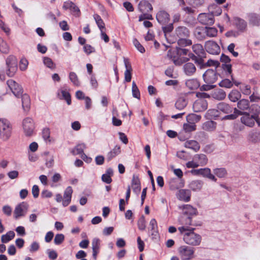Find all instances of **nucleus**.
Returning <instances> with one entry per match:
<instances>
[{
    "label": "nucleus",
    "mask_w": 260,
    "mask_h": 260,
    "mask_svg": "<svg viewBox=\"0 0 260 260\" xmlns=\"http://www.w3.org/2000/svg\"><path fill=\"white\" fill-rule=\"evenodd\" d=\"M133 44L136 47V48L142 53L145 52V50L143 46L139 43V42L136 39H134L133 40Z\"/></svg>",
    "instance_id": "62"
},
{
    "label": "nucleus",
    "mask_w": 260,
    "mask_h": 260,
    "mask_svg": "<svg viewBox=\"0 0 260 260\" xmlns=\"http://www.w3.org/2000/svg\"><path fill=\"white\" fill-rule=\"evenodd\" d=\"M193 159L196 160L199 166H204L207 164L208 158L207 156L204 154H196L194 156Z\"/></svg>",
    "instance_id": "32"
},
{
    "label": "nucleus",
    "mask_w": 260,
    "mask_h": 260,
    "mask_svg": "<svg viewBox=\"0 0 260 260\" xmlns=\"http://www.w3.org/2000/svg\"><path fill=\"white\" fill-rule=\"evenodd\" d=\"M213 172L219 178H224L227 175V172L224 168L215 169Z\"/></svg>",
    "instance_id": "50"
},
{
    "label": "nucleus",
    "mask_w": 260,
    "mask_h": 260,
    "mask_svg": "<svg viewBox=\"0 0 260 260\" xmlns=\"http://www.w3.org/2000/svg\"><path fill=\"white\" fill-rule=\"evenodd\" d=\"M132 93L133 96L137 99H139L140 98V93L139 90L136 84V83L133 81L132 83Z\"/></svg>",
    "instance_id": "55"
},
{
    "label": "nucleus",
    "mask_w": 260,
    "mask_h": 260,
    "mask_svg": "<svg viewBox=\"0 0 260 260\" xmlns=\"http://www.w3.org/2000/svg\"><path fill=\"white\" fill-rule=\"evenodd\" d=\"M249 23L253 25L260 24V16L255 13H250L248 15Z\"/></svg>",
    "instance_id": "35"
},
{
    "label": "nucleus",
    "mask_w": 260,
    "mask_h": 260,
    "mask_svg": "<svg viewBox=\"0 0 260 260\" xmlns=\"http://www.w3.org/2000/svg\"><path fill=\"white\" fill-rule=\"evenodd\" d=\"M234 113L242 115L240 118L241 122L247 126L252 127L254 125L255 121H256L260 125V123L258 122L256 119L257 117L255 115H251L247 112H243L237 108H235Z\"/></svg>",
    "instance_id": "3"
},
{
    "label": "nucleus",
    "mask_w": 260,
    "mask_h": 260,
    "mask_svg": "<svg viewBox=\"0 0 260 260\" xmlns=\"http://www.w3.org/2000/svg\"><path fill=\"white\" fill-rule=\"evenodd\" d=\"M69 79L75 86H79L80 85V82L75 73L73 72H70L69 73Z\"/></svg>",
    "instance_id": "48"
},
{
    "label": "nucleus",
    "mask_w": 260,
    "mask_h": 260,
    "mask_svg": "<svg viewBox=\"0 0 260 260\" xmlns=\"http://www.w3.org/2000/svg\"><path fill=\"white\" fill-rule=\"evenodd\" d=\"M177 199L184 202H188L190 199L191 192L189 189H181L176 193Z\"/></svg>",
    "instance_id": "18"
},
{
    "label": "nucleus",
    "mask_w": 260,
    "mask_h": 260,
    "mask_svg": "<svg viewBox=\"0 0 260 260\" xmlns=\"http://www.w3.org/2000/svg\"><path fill=\"white\" fill-rule=\"evenodd\" d=\"M201 119L200 115L196 114H190L186 116L187 122L195 124L196 123L199 122Z\"/></svg>",
    "instance_id": "41"
},
{
    "label": "nucleus",
    "mask_w": 260,
    "mask_h": 260,
    "mask_svg": "<svg viewBox=\"0 0 260 260\" xmlns=\"http://www.w3.org/2000/svg\"><path fill=\"white\" fill-rule=\"evenodd\" d=\"M199 22L205 25H211L214 22L213 13H201L198 17Z\"/></svg>",
    "instance_id": "10"
},
{
    "label": "nucleus",
    "mask_w": 260,
    "mask_h": 260,
    "mask_svg": "<svg viewBox=\"0 0 260 260\" xmlns=\"http://www.w3.org/2000/svg\"><path fill=\"white\" fill-rule=\"evenodd\" d=\"M86 148V145L84 143L79 144L76 146V147L71 150V153L76 155L77 154H81L83 153V150Z\"/></svg>",
    "instance_id": "38"
},
{
    "label": "nucleus",
    "mask_w": 260,
    "mask_h": 260,
    "mask_svg": "<svg viewBox=\"0 0 260 260\" xmlns=\"http://www.w3.org/2000/svg\"><path fill=\"white\" fill-rule=\"evenodd\" d=\"M237 107L239 110H246L249 108V102L248 100L242 99L237 103Z\"/></svg>",
    "instance_id": "42"
},
{
    "label": "nucleus",
    "mask_w": 260,
    "mask_h": 260,
    "mask_svg": "<svg viewBox=\"0 0 260 260\" xmlns=\"http://www.w3.org/2000/svg\"><path fill=\"white\" fill-rule=\"evenodd\" d=\"M193 52L199 57H205V52L203 46L200 44H194L192 46Z\"/></svg>",
    "instance_id": "24"
},
{
    "label": "nucleus",
    "mask_w": 260,
    "mask_h": 260,
    "mask_svg": "<svg viewBox=\"0 0 260 260\" xmlns=\"http://www.w3.org/2000/svg\"><path fill=\"white\" fill-rule=\"evenodd\" d=\"M203 186V182L200 180L192 181L189 184V187L193 191L200 190Z\"/></svg>",
    "instance_id": "39"
},
{
    "label": "nucleus",
    "mask_w": 260,
    "mask_h": 260,
    "mask_svg": "<svg viewBox=\"0 0 260 260\" xmlns=\"http://www.w3.org/2000/svg\"><path fill=\"white\" fill-rule=\"evenodd\" d=\"M44 63L45 65H46L47 67L50 68V69H55V66L53 63L52 59L49 57H45L44 58Z\"/></svg>",
    "instance_id": "58"
},
{
    "label": "nucleus",
    "mask_w": 260,
    "mask_h": 260,
    "mask_svg": "<svg viewBox=\"0 0 260 260\" xmlns=\"http://www.w3.org/2000/svg\"><path fill=\"white\" fill-rule=\"evenodd\" d=\"M22 126L25 136L29 137L32 135L35 129V124L31 118L29 117L25 118L23 121Z\"/></svg>",
    "instance_id": "9"
},
{
    "label": "nucleus",
    "mask_w": 260,
    "mask_h": 260,
    "mask_svg": "<svg viewBox=\"0 0 260 260\" xmlns=\"http://www.w3.org/2000/svg\"><path fill=\"white\" fill-rule=\"evenodd\" d=\"M234 23L238 29L242 31L245 30L247 26L246 22L239 17L234 18Z\"/></svg>",
    "instance_id": "26"
},
{
    "label": "nucleus",
    "mask_w": 260,
    "mask_h": 260,
    "mask_svg": "<svg viewBox=\"0 0 260 260\" xmlns=\"http://www.w3.org/2000/svg\"><path fill=\"white\" fill-rule=\"evenodd\" d=\"M121 152V148L120 146L116 145L114 148L108 153L107 159L108 161L111 160L112 158L119 154Z\"/></svg>",
    "instance_id": "27"
},
{
    "label": "nucleus",
    "mask_w": 260,
    "mask_h": 260,
    "mask_svg": "<svg viewBox=\"0 0 260 260\" xmlns=\"http://www.w3.org/2000/svg\"><path fill=\"white\" fill-rule=\"evenodd\" d=\"M206 37H215L217 35L218 30L215 27H205Z\"/></svg>",
    "instance_id": "47"
},
{
    "label": "nucleus",
    "mask_w": 260,
    "mask_h": 260,
    "mask_svg": "<svg viewBox=\"0 0 260 260\" xmlns=\"http://www.w3.org/2000/svg\"><path fill=\"white\" fill-rule=\"evenodd\" d=\"M205 57H199L198 56L194 55L192 53H189L188 54V58L189 59H191L192 60L194 61L196 63H197L198 64L200 65H202L204 63L203 58Z\"/></svg>",
    "instance_id": "51"
},
{
    "label": "nucleus",
    "mask_w": 260,
    "mask_h": 260,
    "mask_svg": "<svg viewBox=\"0 0 260 260\" xmlns=\"http://www.w3.org/2000/svg\"><path fill=\"white\" fill-rule=\"evenodd\" d=\"M100 247V240L98 238H94L92 241L93 256L95 259Z\"/></svg>",
    "instance_id": "30"
},
{
    "label": "nucleus",
    "mask_w": 260,
    "mask_h": 260,
    "mask_svg": "<svg viewBox=\"0 0 260 260\" xmlns=\"http://www.w3.org/2000/svg\"><path fill=\"white\" fill-rule=\"evenodd\" d=\"M190 173L194 175H202L204 177L207 178L214 182H216L217 179L215 176L211 174V170L209 168H205L197 170H192Z\"/></svg>",
    "instance_id": "8"
},
{
    "label": "nucleus",
    "mask_w": 260,
    "mask_h": 260,
    "mask_svg": "<svg viewBox=\"0 0 260 260\" xmlns=\"http://www.w3.org/2000/svg\"><path fill=\"white\" fill-rule=\"evenodd\" d=\"M225 96V92L221 89H216L212 93V97L217 100H222Z\"/></svg>",
    "instance_id": "31"
},
{
    "label": "nucleus",
    "mask_w": 260,
    "mask_h": 260,
    "mask_svg": "<svg viewBox=\"0 0 260 260\" xmlns=\"http://www.w3.org/2000/svg\"><path fill=\"white\" fill-rule=\"evenodd\" d=\"M220 87L225 88H231L233 86V83L229 79H224L222 80L219 84Z\"/></svg>",
    "instance_id": "60"
},
{
    "label": "nucleus",
    "mask_w": 260,
    "mask_h": 260,
    "mask_svg": "<svg viewBox=\"0 0 260 260\" xmlns=\"http://www.w3.org/2000/svg\"><path fill=\"white\" fill-rule=\"evenodd\" d=\"M139 9L142 13H147L152 11L153 8L148 1L142 0L139 4Z\"/></svg>",
    "instance_id": "22"
},
{
    "label": "nucleus",
    "mask_w": 260,
    "mask_h": 260,
    "mask_svg": "<svg viewBox=\"0 0 260 260\" xmlns=\"http://www.w3.org/2000/svg\"><path fill=\"white\" fill-rule=\"evenodd\" d=\"M132 187L133 191L139 194L141 191L140 181L138 177L134 175L132 181Z\"/></svg>",
    "instance_id": "23"
},
{
    "label": "nucleus",
    "mask_w": 260,
    "mask_h": 260,
    "mask_svg": "<svg viewBox=\"0 0 260 260\" xmlns=\"http://www.w3.org/2000/svg\"><path fill=\"white\" fill-rule=\"evenodd\" d=\"M205 47L206 51L212 54H218L220 51V48L218 45L213 41H208L206 42Z\"/></svg>",
    "instance_id": "15"
},
{
    "label": "nucleus",
    "mask_w": 260,
    "mask_h": 260,
    "mask_svg": "<svg viewBox=\"0 0 260 260\" xmlns=\"http://www.w3.org/2000/svg\"><path fill=\"white\" fill-rule=\"evenodd\" d=\"M7 84L12 93L17 97L22 95L23 89L18 83L12 79L7 81Z\"/></svg>",
    "instance_id": "11"
},
{
    "label": "nucleus",
    "mask_w": 260,
    "mask_h": 260,
    "mask_svg": "<svg viewBox=\"0 0 260 260\" xmlns=\"http://www.w3.org/2000/svg\"><path fill=\"white\" fill-rule=\"evenodd\" d=\"M183 129L186 132H191L196 130V125L193 123L192 124L187 122V123L184 124Z\"/></svg>",
    "instance_id": "56"
},
{
    "label": "nucleus",
    "mask_w": 260,
    "mask_h": 260,
    "mask_svg": "<svg viewBox=\"0 0 260 260\" xmlns=\"http://www.w3.org/2000/svg\"><path fill=\"white\" fill-rule=\"evenodd\" d=\"M15 237V233L13 231H10L6 234L3 235L1 238V241L3 243H7L13 239Z\"/></svg>",
    "instance_id": "44"
},
{
    "label": "nucleus",
    "mask_w": 260,
    "mask_h": 260,
    "mask_svg": "<svg viewBox=\"0 0 260 260\" xmlns=\"http://www.w3.org/2000/svg\"><path fill=\"white\" fill-rule=\"evenodd\" d=\"M186 166L187 168H195L199 166V164L198 163L196 160L193 159L192 160L187 162Z\"/></svg>",
    "instance_id": "63"
},
{
    "label": "nucleus",
    "mask_w": 260,
    "mask_h": 260,
    "mask_svg": "<svg viewBox=\"0 0 260 260\" xmlns=\"http://www.w3.org/2000/svg\"><path fill=\"white\" fill-rule=\"evenodd\" d=\"M187 102L184 98L181 97L179 98L175 104V107L179 110L184 109L187 105Z\"/></svg>",
    "instance_id": "45"
},
{
    "label": "nucleus",
    "mask_w": 260,
    "mask_h": 260,
    "mask_svg": "<svg viewBox=\"0 0 260 260\" xmlns=\"http://www.w3.org/2000/svg\"><path fill=\"white\" fill-rule=\"evenodd\" d=\"M184 73L187 76H192L196 72V68L194 64L191 62H187L183 65Z\"/></svg>",
    "instance_id": "21"
},
{
    "label": "nucleus",
    "mask_w": 260,
    "mask_h": 260,
    "mask_svg": "<svg viewBox=\"0 0 260 260\" xmlns=\"http://www.w3.org/2000/svg\"><path fill=\"white\" fill-rule=\"evenodd\" d=\"M193 107L196 112L204 111L207 108V103L204 99H199L194 103Z\"/></svg>",
    "instance_id": "20"
},
{
    "label": "nucleus",
    "mask_w": 260,
    "mask_h": 260,
    "mask_svg": "<svg viewBox=\"0 0 260 260\" xmlns=\"http://www.w3.org/2000/svg\"><path fill=\"white\" fill-rule=\"evenodd\" d=\"M180 209H182V214L185 215L192 216L196 215L198 213L197 209L193 208L189 205H185L179 207Z\"/></svg>",
    "instance_id": "19"
},
{
    "label": "nucleus",
    "mask_w": 260,
    "mask_h": 260,
    "mask_svg": "<svg viewBox=\"0 0 260 260\" xmlns=\"http://www.w3.org/2000/svg\"><path fill=\"white\" fill-rule=\"evenodd\" d=\"M194 36L196 37L200 41L206 39V33L205 27H197L196 28L194 32Z\"/></svg>",
    "instance_id": "25"
},
{
    "label": "nucleus",
    "mask_w": 260,
    "mask_h": 260,
    "mask_svg": "<svg viewBox=\"0 0 260 260\" xmlns=\"http://www.w3.org/2000/svg\"><path fill=\"white\" fill-rule=\"evenodd\" d=\"M194 229L185 231L183 235L184 242L188 245L196 246L199 245L202 241V237L200 235L194 232Z\"/></svg>",
    "instance_id": "1"
},
{
    "label": "nucleus",
    "mask_w": 260,
    "mask_h": 260,
    "mask_svg": "<svg viewBox=\"0 0 260 260\" xmlns=\"http://www.w3.org/2000/svg\"><path fill=\"white\" fill-rule=\"evenodd\" d=\"M203 79L206 83L212 84L217 80V75L214 70L208 69L203 74Z\"/></svg>",
    "instance_id": "13"
},
{
    "label": "nucleus",
    "mask_w": 260,
    "mask_h": 260,
    "mask_svg": "<svg viewBox=\"0 0 260 260\" xmlns=\"http://www.w3.org/2000/svg\"><path fill=\"white\" fill-rule=\"evenodd\" d=\"M28 208V204L26 202H22L15 207L14 212V216L16 219L23 216L26 213Z\"/></svg>",
    "instance_id": "12"
},
{
    "label": "nucleus",
    "mask_w": 260,
    "mask_h": 260,
    "mask_svg": "<svg viewBox=\"0 0 260 260\" xmlns=\"http://www.w3.org/2000/svg\"><path fill=\"white\" fill-rule=\"evenodd\" d=\"M219 115L218 109H210L206 113V117L208 119H215Z\"/></svg>",
    "instance_id": "40"
},
{
    "label": "nucleus",
    "mask_w": 260,
    "mask_h": 260,
    "mask_svg": "<svg viewBox=\"0 0 260 260\" xmlns=\"http://www.w3.org/2000/svg\"><path fill=\"white\" fill-rule=\"evenodd\" d=\"M186 85L189 89L192 90L197 89L200 86L198 81L194 79L187 80Z\"/></svg>",
    "instance_id": "43"
},
{
    "label": "nucleus",
    "mask_w": 260,
    "mask_h": 260,
    "mask_svg": "<svg viewBox=\"0 0 260 260\" xmlns=\"http://www.w3.org/2000/svg\"><path fill=\"white\" fill-rule=\"evenodd\" d=\"M8 69L6 74L10 77L14 76L17 70V60L16 58L12 55L9 56L6 59Z\"/></svg>",
    "instance_id": "7"
},
{
    "label": "nucleus",
    "mask_w": 260,
    "mask_h": 260,
    "mask_svg": "<svg viewBox=\"0 0 260 260\" xmlns=\"http://www.w3.org/2000/svg\"><path fill=\"white\" fill-rule=\"evenodd\" d=\"M217 109L224 113H229L232 112V109L231 107L226 103L222 102L217 105Z\"/></svg>",
    "instance_id": "36"
},
{
    "label": "nucleus",
    "mask_w": 260,
    "mask_h": 260,
    "mask_svg": "<svg viewBox=\"0 0 260 260\" xmlns=\"http://www.w3.org/2000/svg\"><path fill=\"white\" fill-rule=\"evenodd\" d=\"M73 193V189L71 186H68L65 190L63 194V199H62V196L59 194H56L55 200L57 202H61L63 206L66 207L68 206L71 201L72 194Z\"/></svg>",
    "instance_id": "6"
},
{
    "label": "nucleus",
    "mask_w": 260,
    "mask_h": 260,
    "mask_svg": "<svg viewBox=\"0 0 260 260\" xmlns=\"http://www.w3.org/2000/svg\"><path fill=\"white\" fill-rule=\"evenodd\" d=\"M64 236L63 234H58L55 236L54 242L55 244L59 245L62 243V242L64 241Z\"/></svg>",
    "instance_id": "59"
},
{
    "label": "nucleus",
    "mask_w": 260,
    "mask_h": 260,
    "mask_svg": "<svg viewBox=\"0 0 260 260\" xmlns=\"http://www.w3.org/2000/svg\"><path fill=\"white\" fill-rule=\"evenodd\" d=\"M149 226L151 228V231H152L151 233L152 235H156V229L157 228V225L156 221L155 219H152L149 223Z\"/></svg>",
    "instance_id": "53"
},
{
    "label": "nucleus",
    "mask_w": 260,
    "mask_h": 260,
    "mask_svg": "<svg viewBox=\"0 0 260 260\" xmlns=\"http://www.w3.org/2000/svg\"><path fill=\"white\" fill-rule=\"evenodd\" d=\"M62 8L65 10L70 9L72 13L76 16L80 15V11L79 8L71 1L64 2Z\"/></svg>",
    "instance_id": "17"
},
{
    "label": "nucleus",
    "mask_w": 260,
    "mask_h": 260,
    "mask_svg": "<svg viewBox=\"0 0 260 260\" xmlns=\"http://www.w3.org/2000/svg\"><path fill=\"white\" fill-rule=\"evenodd\" d=\"M216 126V123L210 120L204 122L202 125V128L206 131L212 132L215 129Z\"/></svg>",
    "instance_id": "33"
},
{
    "label": "nucleus",
    "mask_w": 260,
    "mask_h": 260,
    "mask_svg": "<svg viewBox=\"0 0 260 260\" xmlns=\"http://www.w3.org/2000/svg\"><path fill=\"white\" fill-rule=\"evenodd\" d=\"M9 47L6 42L0 38V51L4 53H8Z\"/></svg>",
    "instance_id": "52"
},
{
    "label": "nucleus",
    "mask_w": 260,
    "mask_h": 260,
    "mask_svg": "<svg viewBox=\"0 0 260 260\" xmlns=\"http://www.w3.org/2000/svg\"><path fill=\"white\" fill-rule=\"evenodd\" d=\"M169 188L172 191L176 190L184 186V180L182 178H172L169 182Z\"/></svg>",
    "instance_id": "14"
},
{
    "label": "nucleus",
    "mask_w": 260,
    "mask_h": 260,
    "mask_svg": "<svg viewBox=\"0 0 260 260\" xmlns=\"http://www.w3.org/2000/svg\"><path fill=\"white\" fill-rule=\"evenodd\" d=\"M229 99L233 102L238 101L241 97V93L237 90H233L228 95Z\"/></svg>",
    "instance_id": "37"
},
{
    "label": "nucleus",
    "mask_w": 260,
    "mask_h": 260,
    "mask_svg": "<svg viewBox=\"0 0 260 260\" xmlns=\"http://www.w3.org/2000/svg\"><path fill=\"white\" fill-rule=\"evenodd\" d=\"M63 98L66 100L67 104L70 105L71 103V95L69 92L66 90H61V91Z\"/></svg>",
    "instance_id": "61"
},
{
    "label": "nucleus",
    "mask_w": 260,
    "mask_h": 260,
    "mask_svg": "<svg viewBox=\"0 0 260 260\" xmlns=\"http://www.w3.org/2000/svg\"><path fill=\"white\" fill-rule=\"evenodd\" d=\"M138 226L139 230L143 231L146 228V221L144 216H142L138 221Z\"/></svg>",
    "instance_id": "57"
},
{
    "label": "nucleus",
    "mask_w": 260,
    "mask_h": 260,
    "mask_svg": "<svg viewBox=\"0 0 260 260\" xmlns=\"http://www.w3.org/2000/svg\"><path fill=\"white\" fill-rule=\"evenodd\" d=\"M176 34L180 38L187 37L189 35L188 29L184 26H179L176 30Z\"/></svg>",
    "instance_id": "34"
},
{
    "label": "nucleus",
    "mask_w": 260,
    "mask_h": 260,
    "mask_svg": "<svg viewBox=\"0 0 260 260\" xmlns=\"http://www.w3.org/2000/svg\"><path fill=\"white\" fill-rule=\"evenodd\" d=\"M184 146L186 148L191 149L197 152L199 150L200 146L198 142L194 140L187 141L184 143Z\"/></svg>",
    "instance_id": "28"
},
{
    "label": "nucleus",
    "mask_w": 260,
    "mask_h": 260,
    "mask_svg": "<svg viewBox=\"0 0 260 260\" xmlns=\"http://www.w3.org/2000/svg\"><path fill=\"white\" fill-rule=\"evenodd\" d=\"M93 18L100 30L106 29L105 23L100 16L98 14H94Z\"/></svg>",
    "instance_id": "46"
},
{
    "label": "nucleus",
    "mask_w": 260,
    "mask_h": 260,
    "mask_svg": "<svg viewBox=\"0 0 260 260\" xmlns=\"http://www.w3.org/2000/svg\"><path fill=\"white\" fill-rule=\"evenodd\" d=\"M179 222L182 226L178 228V230L181 234H183L185 231L191 230L192 228L190 227V225H194L192 223V217L183 214L179 219Z\"/></svg>",
    "instance_id": "5"
},
{
    "label": "nucleus",
    "mask_w": 260,
    "mask_h": 260,
    "mask_svg": "<svg viewBox=\"0 0 260 260\" xmlns=\"http://www.w3.org/2000/svg\"><path fill=\"white\" fill-rule=\"evenodd\" d=\"M248 139L250 141L255 143L258 141L259 134L255 131H251L248 134Z\"/></svg>",
    "instance_id": "49"
},
{
    "label": "nucleus",
    "mask_w": 260,
    "mask_h": 260,
    "mask_svg": "<svg viewBox=\"0 0 260 260\" xmlns=\"http://www.w3.org/2000/svg\"><path fill=\"white\" fill-rule=\"evenodd\" d=\"M12 127L7 119L0 118V139L7 142L11 137Z\"/></svg>",
    "instance_id": "2"
},
{
    "label": "nucleus",
    "mask_w": 260,
    "mask_h": 260,
    "mask_svg": "<svg viewBox=\"0 0 260 260\" xmlns=\"http://www.w3.org/2000/svg\"><path fill=\"white\" fill-rule=\"evenodd\" d=\"M42 136L44 140L46 141L50 142V131L48 128H44L42 132Z\"/></svg>",
    "instance_id": "64"
},
{
    "label": "nucleus",
    "mask_w": 260,
    "mask_h": 260,
    "mask_svg": "<svg viewBox=\"0 0 260 260\" xmlns=\"http://www.w3.org/2000/svg\"><path fill=\"white\" fill-rule=\"evenodd\" d=\"M22 107L25 111H28L29 110L30 106V100L29 96L27 94H24L21 95Z\"/></svg>",
    "instance_id": "29"
},
{
    "label": "nucleus",
    "mask_w": 260,
    "mask_h": 260,
    "mask_svg": "<svg viewBox=\"0 0 260 260\" xmlns=\"http://www.w3.org/2000/svg\"><path fill=\"white\" fill-rule=\"evenodd\" d=\"M177 43L178 45L181 47L189 46L192 44V42L190 40L183 39L182 38L179 39Z\"/></svg>",
    "instance_id": "54"
},
{
    "label": "nucleus",
    "mask_w": 260,
    "mask_h": 260,
    "mask_svg": "<svg viewBox=\"0 0 260 260\" xmlns=\"http://www.w3.org/2000/svg\"><path fill=\"white\" fill-rule=\"evenodd\" d=\"M182 260H190L194 257V248L187 245H182L178 249Z\"/></svg>",
    "instance_id": "4"
},
{
    "label": "nucleus",
    "mask_w": 260,
    "mask_h": 260,
    "mask_svg": "<svg viewBox=\"0 0 260 260\" xmlns=\"http://www.w3.org/2000/svg\"><path fill=\"white\" fill-rule=\"evenodd\" d=\"M156 18L159 23L165 25L169 22L170 15L164 10H160L157 13Z\"/></svg>",
    "instance_id": "16"
}]
</instances>
